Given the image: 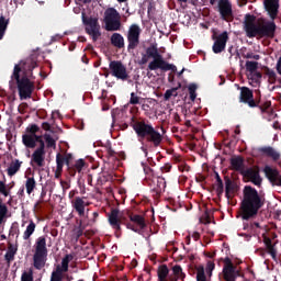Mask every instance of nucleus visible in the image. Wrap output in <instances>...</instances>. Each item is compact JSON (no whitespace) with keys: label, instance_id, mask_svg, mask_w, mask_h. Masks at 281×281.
I'll return each instance as SVG.
<instances>
[{"label":"nucleus","instance_id":"obj_1","mask_svg":"<svg viewBox=\"0 0 281 281\" xmlns=\"http://www.w3.org/2000/svg\"><path fill=\"white\" fill-rule=\"evenodd\" d=\"M38 67V64L33 58H29L25 61L16 64L13 68L12 78L15 80L20 100H27L32 98L34 92V82L30 80L32 78V71Z\"/></svg>","mask_w":281,"mask_h":281},{"label":"nucleus","instance_id":"obj_2","mask_svg":"<svg viewBox=\"0 0 281 281\" xmlns=\"http://www.w3.org/2000/svg\"><path fill=\"white\" fill-rule=\"evenodd\" d=\"M262 207H265V196L260 195L258 190L251 186L244 187L240 204L243 221L256 218Z\"/></svg>","mask_w":281,"mask_h":281},{"label":"nucleus","instance_id":"obj_3","mask_svg":"<svg viewBox=\"0 0 281 281\" xmlns=\"http://www.w3.org/2000/svg\"><path fill=\"white\" fill-rule=\"evenodd\" d=\"M149 58H153V60L147 66L148 71H157V69H160L164 74H166V71L177 74V66L166 61L164 55L159 53V48H157L155 44L147 47L145 53L142 54L138 65H146Z\"/></svg>","mask_w":281,"mask_h":281},{"label":"nucleus","instance_id":"obj_4","mask_svg":"<svg viewBox=\"0 0 281 281\" xmlns=\"http://www.w3.org/2000/svg\"><path fill=\"white\" fill-rule=\"evenodd\" d=\"M130 126L136 133L139 139H146L149 144H153L154 148H159L161 142H164V135L159 133L150 122L145 120H137L135 116L131 117Z\"/></svg>","mask_w":281,"mask_h":281},{"label":"nucleus","instance_id":"obj_5","mask_svg":"<svg viewBox=\"0 0 281 281\" xmlns=\"http://www.w3.org/2000/svg\"><path fill=\"white\" fill-rule=\"evenodd\" d=\"M33 267L41 271L47 263V238L40 236L34 245Z\"/></svg>","mask_w":281,"mask_h":281},{"label":"nucleus","instance_id":"obj_6","mask_svg":"<svg viewBox=\"0 0 281 281\" xmlns=\"http://www.w3.org/2000/svg\"><path fill=\"white\" fill-rule=\"evenodd\" d=\"M262 26V18H256V15L247 13L244 19V30L248 38H256L260 36V30Z\"/></svg>","mask_w":281,"mask_h":281},{"label":"nucleus","instance_id":"obj_7","mask_svg":"<svg viewBox=\"0 0 281 281\" xmlns=\"http://www.w3.org/2000/svg\"><path fill=\"white\" fill-rule=\"evenodd\" d=\"M120 19V12H117L115 8H108L104 12L105 30L108 32H117V30L122 27Z\"/></svg>","mask_w":281,"mask_h":281},{"label":"nucleus","instance_id":"obj_8","mask_svg":"<svg viewBox=\"0 0 281 281\" xmlns=\"http://www.w3.org/2000/svg\"><path fill=\"white\" fill-rule=\"evenodd\" d=\"M142 34V29L139 25L132 24L127 31V52L128 54H133L137 47H139V36Z\"/></svg>","mask_w":281,"mask_h":281},{"label":"nucleus","instance_id":"obj_9","mask_svg":"<svg viewBox=\"0 0 281 281\" xmlns=\"http://www.w3.org/2000/svg\"><path fill=\"white\" fill-rule=\"evenodd\" d=\"M110 74L111 76H113V78L122 80L123 82H126V80L131 78V76L128 75V70L126 69V66L121 60L110 61Z\"/></svg>","mask_w":281,"mask_h":281},{"label":"nucleus","instance_id":"obj_10","mask_svg":"<svg viewBox=\"0 0 281 281\" xmlns=\"http://www.w3.org/2000/svg\"><path fill=\"white\" fill-rule=\"evenodd\" d=\"M12 192V187L8 186L5 181L0 180V194L8 198ZM8 217V205L3 203V199L0 196V225H3V222Z\"/></svg>","mask_w":281,"mask_h":281},{"label":"nucleus","instance_id":"obj_11","mask_svg":"<svg viewBox=\"0 0 281 281\" xmlns=\"http://www.w3.org/2000/svg\"><path fill=\"white\" fill-rule=\"evenodd\" d=\"M241 177H244V179L249 183L257 186V188H260V186H262V177L260 176L259 166L246 168L244 171H241Z\"/></svg>","mask_w":281,"mask_h":281},{"label":"nucleus","instance_id":"obj_12","mask_svg":"<svg viewBox=\"0 0 281 281\" xmlns=\"http://www.w3.org/2000/svg\"><path fill=\"white\" fill-rule=\"evenodd\" d=\"M145 186H148L153 196L159 199L162 192H166V179L161 177L151 178L150 180L145 181Z\"/></svg>","mask_w":281,"mask_h":281},{"label":"nucleus","instance_id":"obj_13","mask_svg":"<svg viewBox=\"0 0 281 281\" xmlns=\"http://www.w3.org/2000/svg\"><path fill=\"white\" fill-rule=\"evenodd\" d=\"M130 223L126 224L127 229L135 232V234H142L146 229V218L138 214H130Z\"/></svg>","mask_w":281,"mask_h":281},{"label":"nucleus","instance_id":"obj_14","mask_svg":"<svg viewBox=\"0 0 281 281\" xmlns=\"http://www.w3.org/2000/svg\"><path fill=\"white\" fill-rule=\"evenodd\" d=\"M263 173L273 188H281V171L278 168L266 165L263 167Z\"/></svg>","mask_w":281,"mask_h":281},{"label":"nucleus","instance_id":"obj_15","mask_svg":"<svg viewBox=\"0 0 281 281\" xmlns=\"http://www.w3.org/2000/svg\"><path fill=\"white\" fill-rule=\"evenodd\" d=\"M239 93V102L243 104H248L250 109H256L260 104V99H254V90L241 87Z\"/></svg>","mask_w":281,"mask_h":281},{"label":"nucleus","instance_id":"obj_16","mask_svg":"<svg viewBox=\"0 0 281 281\" xmlns=\"http://www.w3.org/2000/svg\"><path fill=\"white\" fill-rule=\"evenodd\" d=\"M257 151L261 157H267L268 159H271L273 164H278L281 168V153L280 150L276 149L272 146H261L257 148Z\"/></svg>","mask_w":281,"mask_h":281},{"label":"nucleus","instance_id":"obj_17","mask_svg":"<svg viewBox=\"0 0 281 281\" xmlns=\"http://www.w3.org/2000/svg\"><path fill=\"white\" fill-rule=\"evenodd\" d=\"M212 40L214 41V44L212 47L213 53L221 54L225 52V47H227V41H229V34L227 33V31H224L220 35H216V33H214L212 35Z\"/></svg>","mask_w":281,"mask_h":281},{"label":"nucleus","instance_id":"obj_18","mask_svg":"<svg viewBox=\"0 0 281 281\" xmlns=\"http://www.w3.org/2000/svg\"><path fill=\"white\" fill-rule=\"evenodd\" d=\"M45 143H42L31 156L32 168H43L45 166Z\"/></svg>","mask_w":281,"mask_h":281},{"label":"nucleus","instance_id":"obj_19","mask_svg":"<svg viewBox=\"0 0 281 281\" xmlns=\"http://www.w3.org/2000/svg\"><path fill=\"white\" fill-rule=\"evenodd\" d=\"M217 8L223 21H234V11L229 0H218Z\"/></svg>","mask_w":281,"mask_h":281},{"label":"nucleus","instance_id":"obj_20","mask_svg":"<svg viewBox=\"0 0 281 281\" xmlns=\"http://www.w3.org/2000/svg\"><path fill=\"white\" fill-rule=\"evenodd\" d=\"M276 30H278V26L276 25V22L267 21L265 18H262L261 29L259 31V36L266 37V38H274L276 37Z\"/></svg>","mask_w":281,"mask_h":281},{"label":"nucleus","instance_id":"obj_21","mask_svg":"<svg viewBox=\"0 0 281 281\" xmlns=\"http://www.w3.org/2000/svg\"><path fill=\"white\" fill-rule=\"evenodd\" d=\"M223 278L225 281H236V266L229 257L224 259Z\"/></svg>","mask_w":281,"mask_h":281},{"label":"nucleus","instance_id":"obj_22","mask_svg":"<svg viewBox=\"0 0 281 281\" xmlns=\"http://www.w3.org/2000/svg\"><path fill=\"white\" fill-rule=\"evenodd\" d=\"M108 221L112 229H115V232H122V218H120V209H112L108 214Z\"/></svg>","mask_w":281,"mask_h":281},{"label":"nucleus","instance_id":"obj_23","mask_svg":"<svg viewBox=\"0 0 281 281\" xmlns=\"http://www.w3.org/2000/svg\"><path fill=\"white\" fill-rule=\"evenodd\" d=\"M81 20L83 25H86V32H94L95 30H100V23L98 22V18L87 16L85 11L81 12Z\"/></svg>","mask_w":281,"mask_h":281},{"label":"nucleus","instance_id":"obj_24","mask_svg":"<svg viewBox=\"0 0 281 281\" xmlns=\"http://www.w3.org/2000/svg\"><path fill=\"white\" fill-rule=\"evenodd\" d=\"M22 143L26 148H36V144H40V146H42L43 144H45V140H43V136L41 135L24 134L22 136Z\"/></svg>","mask_w":281,"mask_h":281},{"label":"nucleus","instance_id":"obj_25","mask_svg":"<svg viewBox=\"0 0 281 281\" xmlns=\"http://www.w3.org/2000/svg\"><path fill=\"white\" fill-rule=\"evenodd\" d=\"M266 12H268L270 19L276 20L280 10V0H263Z\"/></svg>","mask_w":281,"mask_h":281},{"label":"nucleus","instance_id":"obj_26","mask_svg":"<svg viewBox=\"0 0 281 281\" xmlns=\"http://www.w3.org/2000/svg\"><path fill=\"white\" fill-rule=\"evenodd\" d=\"M224 181L226 199H234V196H236V192L239 190L238 184L227 176L224 177Z\"/></svg>","mask_w":281,"mask_h":281},{"label":"nucleus","instance_id":"obj_27","mask_svg":"<svg viewBox=\"0 0 281 281\" xmlns=\"http://www.w3.org/2000/svg\"><path fill=\"white\" fill-rule=\"evenodd\" d=\"M71 260H74V254L65 255L61 259V266H57L53 273L55 276H63L64 273H67V271H69V263Z\"/></svg>","mask_w":281,"mask_h":281},{"label":"nucleus","instance_id":"obj_28","mask_svg":"<svg viewBox=\"0 0 281 281\" xmlns=\"http://www.w3.org/2000/svg\"><path fill=\"white\" fill-rule=\"evenodd\" d=\"M231 170L243 175L245 172V158L243 156H235L231 158Z\"/></svg>","mask_w":281,"mask_h":281},{"label":"nucleus","instance_id":"obj_29","mask_svg":"<svg viewBox=\"0 0 281 281\" xmlns=\"http://www.w3.org/2000/svg\"><path fill=\"white\" fill-rule=\"evenodd\" d=\"M71 205L79 216H85V207H87L89 203L85 202V198L76 196L71 200Z\"/></svg>","mask_w":281,"mask_h":281},{"label":"nucleus","instance_id":"obj_30","mask_svg":"<svg viewBox=\"0 0 281 281\" xmlns=\"http://www.w3.org/2000/svg\"><path fill=\"white\" fill-rule=\"evenodd\" d=\"M262 71L265 76H267L269 85H276V82H278V74H276V70L269 68V66H263Z\"/></svg>","mask_w":281,"mask_h":281},{"label":"nucleus","instance_id":"obj_31","mask_svg":"<svg viewBox=\"0 0 281 281\" xmlns=\"http://www.w3.org/2000/svg\"><path fill=\"white\" fill-rule=\"evenodd\" d=\"M111 45L117 47V49L124 48V36L120 33H113L111 36Z\"/></svg>","mask_w":281,"mask_h":281},{"label":"nucleus","instance_id":"obj_32","mask_svg":"<svg viewBox=\"0 0 281 281\" xmlns=\"http://www.w3.org/2000/svg\"><path fill=\"white\" fill-rule=\"evenodd\" d=\"M170 273V269H168L167 265H160L157 269V276L158 280L157 281H169L168 276Z\"/></svg>","mask_w":281,"mask_h":281},{"label":"nucleus","instance_id":"obj_33","mask_svg":"<svg viewBox=\"0 0 281 281\" xmlns=\"http://www.w3.org/2000/svg\"><path fill=\"white\" fill-rule=\"evenodd\" d=\"M21 164L19 159L13 160L7 169L8 177H14L19 170H21Z\"/></svg>","mask_w":281,"mask_h":281},{"label":"nucleus","instance_id":"obj_34","mask_svg":"<svg viewBox=\"0 0 281 281\" xmlns=\"http://www.w3.org/2000/svg\"><path fill=\"white\" fill-rule=\"evenodd\" d=\"M34 232H36V223H34V221H30L26 229L23 233V240H30Z\"/></svg>","mask_w":281,"mask_h":281},{"label":"nucleus","instance_id":"obj_35","mask_svg":"<svg viewBox=\"0 0 281 281\" xmlns=\"http://www.w3.org/2000/svg\"><path fill=\"white\" fill-rule=\"evenodd\" d=\"M14 256H16V248L10 244L4 255V260L7 261L8 267H10L11 262L14 260Z\"/></svg>","mask_w":281,"mask_h":281},{"label":"nucleus","instance_id":"obj_36","mask_svg":"<svg viewBox=\"0 0 281 281\" xmlns=\"http://www.w3.org/2000/svg\"><path fill=\"white\" fill-rule=\"evenodd\" d=\"M142 166H143V170L145 172V179H144V183L146 181H150V179H155L156 176H155V170L153 168H150L148 165L142 162Z\"/></svg>","mask_w":281,"mask_h":281},{"label":"nucleus","instance_id":"obj_37","mask_svg":"<svg viewBox=\"0 0 281 281\" xmlns=\"http://www.w3.org/2000/svg\"><path fill=\"white\" fill-rule=\"evenodd\" d=\"M179 89H181V83H178V87L176 88H171L166 90L165 94H164V100L168 101L170 100V98H177V95H179Z\"/></svg>","mask_w":281,"mask_h":281},{"label":"nucleus","instance_id":"obj_38","mask_svg":"<svg viewBox=\"0 0 281 281\" xmlns=\"http://www.w3.org/2000/svg\"><path fill=\"white\" fill-rule=\"evenodd\" d=\"M64 159L66 160V166L68 168V173L70 175V177H76V169H74V166L71 165V159H74V155L66 154L64 156Z\"/></svg>","mask_w":281,"mask_h":281},{"label":"nucleus","instance_id":"obj_39","mask_svg":"<svg viewBox=\"0 0 281 281\" xmlns=\"http://www.w3.org/2000/svg\"><path fill=\"white\" fill-rule=\"evenodd\" d=\"M25 189L27 194H32V192L36 190V180L34 179V177L26 178Z\"/></svg>","mask_w":281,"mask_h":281},{"label":"nucleus","instance_id":"obj_40","mask_svg":"<svg viewBox=\"0 0 281 281\" xmlns=\"http://www.w3.org/2000/svg\"><path fill=\"white\" fill-rule=\"evenodd\" d=\"M10 20H5V16H0V41H3V36H5V30H8V25Z\"/></svg>","mask_w":281,"mask_h":281},{"label":"nucleus","instance_id":"obj_41","mask_svg":"<svg viewBox=\"0 0 281 281\" xmlns=\"http://www.w3.org/2000/svg\"><path fill=\"white\" fill-rule=\"evenodd\" d=\"M172 272L176 278H179L180 280H183L186 278V273H183V268L181 266L176 265L172 267Z\"/></svg>","mask_w":281,"mask_h":281},{"label":"nucleus","instance_id":"obj_42","mask_svg":"<svg viewBox=\"0 0 281 281\" xmlns=\"http://www.w3.org/2000/svg\"><path fill=\"white\" fill-rule=\"evenodd\" d=\"M188 89H189L190 100L191 102H194V100H196V89H199V86H196V83H191L189 85Z\"/></svg>","mask_w":281,"mask_h":281},{"label":"nucleus","instance_id":"obj_43","mask_svg":"<svg viewBox=\"0 0 281 281\" xmlns=\"http://www.w3.org/2000/svg\"><path fill=\"white\" fill-rule=\"evenodd\" d=\"M246 70L249 71V74H255L258 71V61H246Z\"/></svg>","mask_w":281,"mask_h":281},{"label":"nucleus","instance_id":"obj_44","mask_svg":"<svg viewBox=\"0 0 281 281\" xmlns=\"http://www.w3.org/2000/svg\"><path fill=\"white\" fill-rule=\"evenodd\" d=\"M56 164H57L58 171L63 170L66 164V160H65V156H63L60 153L56 155Z\"/></svg>","mask_w":281,"mask_h":281},{"label":"nucleus","instance_id":"obj_45","mask_svg":"<svg viewBox=\"0 0 281 281\" xmlns=\"http://www.w3.org/2000/svg\"><path fill=\"white\" fill-rule=\"evenodd\" d=\"M196 280L198 281H207V277H205V268H203V266H200L198 268Z\"/></svg>","mask_w":281,"mask_h":281},{"label":"nucleus","instance_id":"obj_46","mask_svg":"<svg viewBox=\"0 0 281 281\" xmlns=\"http://www.w3.org/2000/svg\"><path fill=\"white\" fill-rule=\"evenodd\" d=\"M47 148H56V140L49 134L44 135Z\"/></svg>","mask_w":281,"mask_h":281},{"label":"nucleus","instance_id":"obj_47","mask_svg":"<svg viewBox=\"0 0 281 281\" xmlns=\"http://www.w3.org/2000/svg\"><path fill=\"white\" fill-rule=\"evenodd\" d=\"M214 188H215V192H216L217 196H220V198L223 196V193L225 192V187L223 184V181L215 182Z\"/></svg>","mask_w":281,"mask_h":281},{"label":"nucleus","instance_id":"obj_48","mask_svg":"<svg viewBox=\"0 0 281 281\" xmlns=\"http://www.w3.org/2000/svg\"><path fill=\"white\" fill-rule=\"evenodd\" d=\"M72 168L75 170V175H76V172H82V169L85 168V160L78 159L75 162V165H72Z\"/></svg>","mask_w":281,"mask_h":281},{"label":"nucleus","instance_id":"obj_49","mask_svg":"<svg viewBox=\"0 0 281 281\" xmlns=\"http://www.w3.org/2000/svg\"><path fill=\"white\" fill-rule=\"evenodd\" d=\"M244 232H247L248 234H256V228L254 227V223L250 222V223H247V222H244Z\"/></svg>","mask_w":281,"mask_h":281},{"label":"nucleus","instance_id":"obj_50","mask_svg":"<svg viewBox=\"0 0 281 281\" xmlns=\"http://www.w3.org/2000/svg\"><path fill=\"white\" fill-rule=\"evenodd\" d=\"M38 131H41V127H38V125L36 124L29 125L26 127V133H27L26 135H36Z\"/></svg>","mask_w":281,"mask_h":281},{"label":"nucleus","instance_id":"obj_51","mask_svg":"<svg viewBox=\"0 0 281 281\" xmlns=\"http://www.w3.org/2000/svg\"><path fill=\"white\" fill-rule=\"evenodd\" d=\"M21 281H34V272L32 270L29 272H23L21 276Z\"/></svg>","mask_w":281,"mask_h":281},{"label":"nucleus","instance_id":"obj_52","mask_svg":"<svg viewBox=\"0 0 281 281\" xmlns=\"http://www.w3.org/2000/svg\"><path fill=\"white\" fill-rule=\"evenodd\" d=\"M268 254H270L272 260H278V250H276V246L272 244L267 247Z\"/></svg>","mask_w":281,"mask_h":281},{"label":"nucleus","instance_id":"obj_53","mask_svg":"<svg viewBox=\"0 0 281 281\" xmlns=\"http://www.w3.org/2000/svg\"><path fill=\"white\" fill-rule=\"evenodd\" d=\"M271 106V101H266L261 105L258 104V109L261 111V113H267V110Z\"/></svg>","mask_w":281,"mask_h":281},{"label":"nucleus","instance_id":"obj_54","mask_svg":"<svg viewBox=\"0 0 281 281\" xmlns=\"http://www.w3.org/2000/svg\"><path fill=\"white\" fill-rule=\"evenodd\" d=\"M88 34L92 36L93 43H95V41H98V38L102 36V33H100V29H97L95 31H90Z\"/></svg>","mask_w":281,"mask_h":281},{"label":"nucleus","instance_id":"obj_55","mask_svg":"<svg viewBox=\"0 0 281 281\" xmlns=\"http://www.w3.org/2000/svg\"><path fill=\"white\" fill-rule=\"evenodd\" d=\"M252 75L251 80H255V82H260L262 80V74L260 71H254L250 72Z\"/></svg>","mask_w":281,"mask_h":281},{"label":"nucleus","instance_id":"obj_56","mask_svg":"<svg viewBox=\"0 0 281 281\" xmlns=\"http://www.w3.org/2000/svg\"><path fill=\"white\" fill-rule=\"evenodd\" d=\"M130 104H139V97L135 92L131 93Z\"/></svg>","mask_w":281,"mask_h":281},{"label":"nucleus","instance_id":"obj_57","mask_svg":"<svg viewBox=\"0 0 281 281\" xmlns=\"http://www.w3.org/2000/svg\"><path fill=\"white\" fill-rule=\"evenodd\" d=\"M106 155H108V157H116L117 153H115V150H113L111 145H109L108 149H106Z\"/></svg>","mask_w":281,"mask_h":281},{"label":"nucleus","instance_id":"obj_58","mask_svg":"<svg viewBox=\"0 0 281 281\" xmlns=\"http://www.w3.org/2000/svg\"><path fill=\"white\" fill-rule=\"evenodd\" d=\"M85 234V227H82V225H80L77 229H76V236L77 239L81 238V236Z\"/></svg>","mask_w":281,"mask_h":281},{"label":"nucleus","instance_id":"obj_59","mask_svg":"<svg viewBox=\"0 0 281 281\" xmlns=\"http://www.w3.org/2000/svg\"><path fill=\"white\" fill-rule=\"evenodd\" d=\"M60 186L64 191L69 190V188H71V183H69L68 181H65V180H60Z\"/></svg>","mask_w":281,"mask_h":281},{"label":"nucleus","instance_id":"obj_60","mask_svg":"<svg viewBox=\"0 0 281 281\" xmlns=\"http://www.w3.org/2000/svg\"><path fill=\"white\" fill-rule=\"evenodd\" d=\"M178 169L180 172H190V166L188 165H180Z\"/></svg>","mask_w":281,"mask_h":281},{"label":"nucleus","instance_id":"obj_61","mask_svg":"<svg viewBox=\"0 0 281 281\" xmlns=\"http://www.w3.org/2000/svg\"><path fill=\"white\" fill-rule=\"evenodd\" d=\"M50 281H63V276L54 274V272H52Z\"/></svg>","mask_w":281,"mask_h":281},{"label":"nucleus","instance_id":"obj_62","mask_svg":"<svg viewBox=\"0 0 281 281\" xmlns=\"http://www.w3.org/2000/svg\"><path fill=\"white\" fill-rule=\"evenodd\" d=\"M162 172H170V170H172V166L170 164L165 165L161 168Z\"/></svg>","mask_w":281,"mask_h":281},{"label":"nucleus","instance_id":"obj_63","mask_svg":"<svg viewBox=\"0 0 281 281\" xmlns=\"http://www.w3.org/2000/svg\"><path fill=\"white\" fill-rule=\"evenodd\" d=\"M43 131H49L52 128V125L47 122L42 123Z\"/></svg>","mask_w":281,"mask_h":281},{"label":"nucleus","instance_id":"obj_64","mask_svg":"<svg viewBox=\"0 0 281 281\" xmlns=\"http://www.w3.org/2000/svg\"><path fill=\"white\" fill-rule=\"evenodd\" d=\"M215 267H216V266L214 265V262L209 261V262H207V266H206V269H207L209 271H214Z\"/></svg>","mask_w":281,"mask_h":281}]
</instances>
